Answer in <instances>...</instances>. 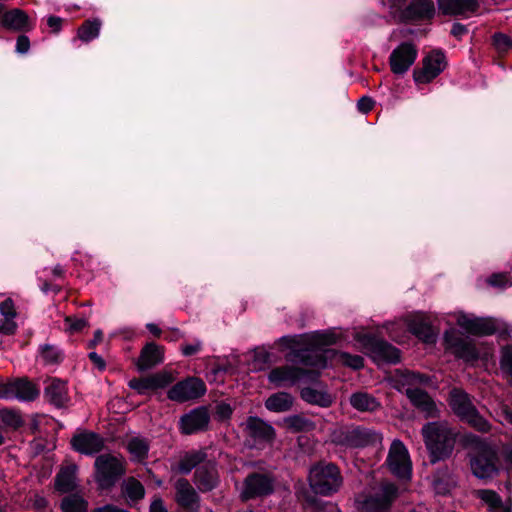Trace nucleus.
<instances>
[{"instance_id": "nucleus-53", "label": "nucleus", "mask_w": 512, "mask_h": 512, "mask_svg": "<svg viewBox=\"0 0 512 512\" xmlns=\"http://www.w3.org/2000/svg\"><path fill=\"white\" fill-rule=\"evenodd\" d=\"M233 414V408L226 402H220L215 406V417L218 421H226L231 418Z\"/></svg>"}, {"instance_id": "nucleus-25", "label": "nucleus", "mask_w": 512, "mask_h": 512, "mask_svg": "<svg viewBox=\"0 0 512 512\" xmlns=\"http://www.w3.org/2000/svg\"><path fill=\"white\" fill-rule=\"evenodd\" d=\"M44 398L56 408H64L70 402L67 381L51 378L44 388Z\"/></svg>"}, {"instance_id": "nucleus-41", "label": "nucleus", "mask_w": 512, "mask_h": 512, "mask_svg": "<svg viewBox=\"0 0 512 512\" xmlns=\"http://www.w3.org/2000/svg\"><path fill=\"white\" fill-rule=\"evenodd\" d=\"M432 484L438 494L446 495L450 492V470L447 465L438 467L433 472Z\"/></svg>"}, {"instance_id": "nucleus-51", "label": "nucleus", "mask_w": 512, "mask_h": 512, "mask_svg": "<svg viewBox=\"0 0 512 512\" xmlns=\"http://www.w3.org/2000/svg\"><path fill=\"white\" fill-rule=\"evenodd\" d=\"M298 345H300V341L298 340L297 335H285L275 341V346L281 351L286 349H291L293 351Z\"/></svg>"}, {"instance_id": "nucleus-40", "label": "nucleus", "mask_w": 512, "mask_h": 512, "mask_svg": "<svg viewBox=\"0 0 512 512\" xmlns=\"http://www.w3.org/2000/svg\"><path fill=\"white\" fill-rule=\"evenodd\" d=\"M122 493L132 502L137 503L145 497V488L143 484L131 476L121 485Z\"/></svg>"}, {"instance_id": "nucleus-30", "label": "nucleus", "mask_w": 512, "mask_h": 512, "mask_svg": "<svg viewBox=\"0 0 512 512\" xmlns=\"http://www.w3.org/2000/svg\"><path fill=\"white\" fill-rule=\"evenodd\" d=\"M77 466L72 464L62 467L55 476L54 486L60 493H71L76 489Z\"/></svg>"}, {"instance_id": "nucleus-1", "label": "nucleus", "mask_w": 512, "mask_h": 512, "mask_svg": "<svg viewBox=\"0 0 512 512\" xmlns=\"http://www.w3.org/2000/svg\"><path fill=\"white\" fill-rule=\"evenodd\" d=\"M429 463L435 465L453 456L459 432L446 421H432L421 428Z\"/></svg>"}, {"instance_id": "nucleus-31", "label": "nucleus", "mask_w": 512, "mask_h": 512, "mask_svg": "<svg viewBox=\"0 0 512 512\" xmlns=\"http://www.w3.org/2000/svg\"><path fill=\"white\" fill-rule=\"evenodd\" d=\"M293 361L307 367L325 368L327 357L324 353H317L309 348L294 349L292 351Z\"/></svg>"}, {"instance_id": "nucleus-42", "label": "nucleus", "mask_w": 512, "mask_h": 512, "mask_svg": "<svg viewBox=\"0 0 512 512\" xmlns=\"http://www.w3.org/2000/svg\"><path fill=\"white\" fill-rule=\"evenodd\" d=\"M62 512H87L88 502L79 494H68L60 503Z\"/></svg>"}, {"instance_id": "nucleus-56", "label": "nucleus", "mask_w": 512, "mask_h": 512, "mask_svg": "<svg viewBox=\"0 0 512 512\" xmlns=\"http://www.w3.org/2000/svg\"><path fill=\"white\" fill-rule=\"evenodd\" d=\"M0 313L4 318H15L16 310L11 298H6L0 302Z\"/></svg>"}, {"instance_id": "nucleus-33", "label": "nucleus", "mask_w": 512, "mask_h": 512, "mask_svg": "<svg viewBox=\"0 0 512 512\" xmlns=\"http://www.w3.org/2000/svg\"><path fill=\"white\" fill-rule=\"evenodd\" d=\"M300 397L306 403L322 408H328L333 403V398L328 392L320 391L309 386L303 387L300 390Z\"/></svg>"}, {"instance_id": "nucleus-59", "label": "nucleus", "mask_w": 512, "mask_h": 512, "mask_svg": "<svg viewBox=\"0 0 512 512\" xmlns=\"http://www.w3.org/2000/svg\"><path fill=\"white\" fill-rule=\"evenodd\" d=\"M30 49V39L24 33L17 37L15 51L19 54H25Z\"/></svg>"}, {"instance_id": "nucleus-24", "label": "nucleus", "mask_w": 512, "mask_h": 512, "mask_svg": "<svg viewBox=\"0 0 512 512\" xmlns=\"http://www.w3.org/2000/svg\"><path fill=\"white\" fill-rule=\"evenodd\" d=\"M246 429L249 437L256 443H272L276 438L274 427L257 416L247 418Z\"/></svg>"}, {"instance_id": "nucleus-22", "label": "nucleus", "mask_w": 512, "mask_h": 512, "mask_svg": "<svg viewBox=\"0 0 512 512\" xmlns=\"http://www.w3.org/2000/svg\"><path fill=\"white\" fill-rule=\"evenodd\" d=\"M164 361V347L155 342H147L141 349L135 365L140 373L149 371Z\"/></svg>"}, {"instance_id": "nucleus-26", "label": "nucleus", "mask_w": 512, "mask_h": 512, "mask_svg": "<svg viewBox=\"0 0 512 512\" xmlns=\"http://www.w3.org/2000/svg\"><path fill=\"white\" fill-rule=\"evenodd\" d=\"M437 4L443 15L464 16L479 9L478 0H437Z\"/></svg>"}, {"instance_id": "nucleus-13", "label": "nucleus", "mask_w": 512, "mask_h": 512, "mask_svg": "<svg viewBox=\"0 0 512 512\" xmlns=\"http://www.w3.org/2000/svg\"><path fill=\"white\" fill-rule=\"evenodd\" d=\"M319 374L316 371L284 365L271 369L268 374V381L274 384L276 387H282L285 382L295 384L302 379H308L310 381L317 380Z\"/></svg>"}, {"instance_id": "nucleus-18", "label": "nucleus", "mask_w": 512, "mask_h": 512, "mask_svg": "<svg viewBox=\"0 0 512 512\" xmlns=\"http://www.w3.org/2000/svg\"><path fill=\"white\" fill-rule=\"evenodd\" d=\"M457 324L468 334L477 337L491 336L498 330L496 320L492 317H470L461 314L457 318Z\"/></svg>"}, {"instance_id": "nucleus-20", "label": "nucleus", "mask_w": 512, "mask_h": 512, "mask_svg": "<svg viewBox=\"0 0 512 512\" xmlns=\"http://www.w3.org/2000/svg\"><path fill=\"white\" fill-rule=\"evenodd\" d=\"M434 16L433 0H411L400 14L401 20L406 23L430 21Z\"/></svg>"}, {"instance_id": "nucleus-23", "label": "nucleus", "mask_w": 512, "mask_h": 512, "mask_svg": "<svg viewBox=\"0 0 512 512\" xmlns=\"http://www.w3.org/2000/svg\"><path fill=\"white\" fill-rule=\"evenodd\" d=\"M0 26L11 32L26 33L33 29L29 15L20 8H12L2 14Z\"/></svg>"}, {"instance_id": "nucleus-37", "label": "nucleus", "mask_w": 512, "mask_h": 512, "mask_svg": "<svg viewBox=\"0 0 512 512\" xmlns=\"http://www.w3.org/2000/svg\"><path fill=\"white\" fill-rule=\"evenodd\" d=\"M102 22L99 18L87 19L77 29V38L89 43L98 38Z\"/></svg>"}, {"instance_id": "nucleus-32", "label": "nucleus", "mask_w": 512, "mask_h": 512, "mask_svg": "<svg viewBox=\"0 0 512 512\" xmlns=\"http://www.w3.org/2000/svg\"><path fill=\"white\" fill-rule=\"evenodd\" d=\"M294 397L284 391L276 392L265 400V408L271 412L282 413L292 409Z\"/></svg>"}, {"instance_id": "nucleus-64", "label": "nucleus", "mask_w": 512, "mask_h": 512, "mask_svg": "<svg viewBox=\"0 0 512 512\" xmlns=\"http://www.w3.org/2000/svg\"><path fill=\"white\" fill-rule=\"evenodd\" d=\"M149 512H168V510L164 506L163 500L157 497L151 502Z\"/></svg>"}, {"instance_id": "nucleus-60", "label": "nucleus", "mask_w": 512, "mask_h": 512, "mask_svg": "<svg viewBox=\"0 0 512 512\" xmlns=\"http://www.w3.org/2000/svg\"><path fill=\"white\" fill-rule=\"evenodd\" d=\"M13 319L14 318L0 319V333L4 335H12L15 333L17 325Z\"/></svg>"}, {"instance_id": "nucleus-29", "label": "nucleus", "mask_w": 512, "mask_h": 512, "mask_svg": "<svg viewBox=\"0 0 512 512\" xmlns=\"http://www.w3.org/2000/svg\"><path fill=\"white\" fill-rule=\"evenodd\" d=\"M194 481L202 493H207L215 489L219 484V478L216 469L210 465L198 467L194 473Z\"/></svg>"}, {"instance_id": "nucleus-19", "label": "nucleus", "mask_w": 512, "mask_h": 512, "mask_svg": "<svg viewBox=\"0 0 512 512\" xmlns=\"http://www.w3.org/2000/svg\"><path fill=\"white\" fill-rule=\"evenodd\" d=\"M444 340L457 359L472 364L480 359V352L472 340L448 333H445Z\"/></svg>"}, {"instance_id": "nucleus-6", "label": "nucleus", "mask_w": 512, "mask_h": 512, "mask_svg": "<svg viewBox=\"0 0 512 512\" xmlns=\"http://www.w3.org/2000/svg\"><path fill=\"white\" fill-rule=\"evenodd\" d=\"M355 339L372 355L376 360L397 364L401 361V351L388 341L380 339L371 333H357Z\"/></svg>"}, {"instance_id": "nucleus-12", "label": "nucleus", "mask_w": 512, "mask_h": 512, "mask_svg": "<svg viewBox=\"0 0 512 512\" xmlns=\"http://www.w3.org/2000/svg\"><path fill=\"white\" fill-rule=\"evenodd\" d=\"M407 331L427 345L437 342L438 331L432 325L428 316L423 312H414L405 319Z\"/></svg>"}, {"instance_id": "nucleus-47", "label": "nucleus", "mask_w": 512, "mask_h": 512, "mask_svg": "<svg viewBox=\"0 0 512 512\" xmlns=\"http://www.w3.org/2000/svg\"><path fill=\"white\" fill-rule=\"evenodd\" d=\"M312 338L316 346H329L337 343V336L333 332L316 331Z\"/></svg>"}, {"instance_id": "nucleus-21", "label": "nucleus", "mask_w": 512, "mask_h": 512, "mask_svg": "<svg viewBox=\"0 0 512 512\" xmlns=\"http://www.w3.org/2000/svg\"><path fill=\"white\" fill-rule=\"evenodd\" d=\"M405 394L412 406L423 413L425 419H436L440 417V410L434 399L426 390L421 388H408Z\"/></svg>"}, {"instance_id": "nucleus-61", "label": "nucleus", "mask_w": 512, "mask_h": 512, "mask_svg": "<svg viewBox=\"0 0 512 512\" xmlns=\"http://www.w3.org/2000/svg\"><path fill=\"white\" fill-rule=\"evenodd\" d=\"M469 32L468 27L462 23L455 22L451 28V35L458 40H461L464 35Z\"/></svg>"}, {"instance_id": "nucleus-14", "label": "nucleus", "mask_w": 512, "mask_h": 512, "mask_svg": "<svg viewBox=\"0 0 512 512\" xmlns=\"http://www.w3.org/2000/svg\"><path fill=\"white\" fill-rule=\"evenodd\" d=\"M418 56L415 44L409 41L401 42L389 55V65L395 75L405 74L414 64Z\"/></svg>"}, {"instance_id": "nucleus-58", "label": "nucleus", "mask_w": 512, "mask_h": 512, "mask_svg": "<svg viewBox=\"0 0 512 512\" xmlns=\"http://www.w3.org/2000/svg\"><path fill=\"white\" fill-rule=\"evenodd\" d=\"M375 101L369 96H362L357 102V109L363 114H367L373 110Z\"/></svg>"}, {"instance_id": "nucleus-57", "label": "nucleus", "mask_w": 512, "mask_h": 512, "mask_svg": "<svg viewBox=\"0 0 512 512\" xmlns=\"http://www.w3.org/2000/svg\"><path fill=\"white\" fill-rule=\"evenodd\" d=\"M253 361L263 365L271 363V354L264 348L257 347L253 350Z\"/></svg>"}, {"instance_id": "nucleus-17", "label": "nucleus", "mask_w": 512, "mask_h": 512, "mask_svg": "<svg viewBox=\"0 0 512 512\" xmlns=\"http://www.w3.org/2000/svg\"><path fill=\"white\" fill-rule=\"evenodd\" d=\"M71 448L83 455H94L103 450V437L93 431L78 430L70 440Z\"/></svg>"}, {"instance_id": "nucleus-45", "label": "nucleus", "mask_w": 512, "mask_h": 512, "mask_svg": "<svg viewBox=\"0 0 512 512\" xmlns=\"http://www.w3.org/2000/svg\"><path fill=\"white\" fill-rule=\"evenodd\" d=\"M39 353L42 359L48 364H58L63 360L61 352L50 344L40 345Z\"/></svg>"}, {"instance_id": "nucleus-5", "label": "nucleus", "mask_w": 512, "mask_h": 512, "mask_svg": "<svg viewBox=\"0 0 512 512\" xmlns=\"http://www.w3.org/2000/svg\"><path fill=\"white\" fill-rule=\"evenodd\" d=\"M309 480L314 493L323 496L337 492L343 481L339 467L331 462L315 465L310 471Z\"/></svg>"}, {"instance_id": "nucleus-55", "label": "nucleus", "mask_w": 512, "mask_h": 512, "mask_svg": "<svg viewBox=\"0 0 512 512\" xmlns=\"http://www.w3.org/2000/svg\"><path fill=\"white\" fill-rule=\"evenodd\" d=\"M16 379L9 382H0V398L13 399L15 398Z\"/></svg>"}, {"instance_id": "nucleus-62", "label": "nucleus", "mask_w": 512, "mask_h": 512, "mask_svg": "<svg viewBox=\"0 0 512 512\" xmlns=\"http://www.w3.org/2000/svg\"><path fill=\"white\" fill-rule=\"evenodd\" d=\"M63 19L59 16L50 15L47 18V25L53 33H58L62 29Z\"/></svg>"}, {"instance_id": "nucleus-34", "label": "nucleus", "mask_w": 512, "mask_h": 512, "mask_svg": "<svg viewBox=\"0 0 512 512\" xmlns=\"http://www.w3.org/2000/svg\"><path fill=\"white\" fill-rule=\"evenodd\" d=\"M350 405L360 412H374L380 408L378 400L367 392H355L350 396Z\"/></svg>"}, {"instance_id": "nucleus-35", "label": "nucleus", "mask_w": 512, "mask_h": 512, "mask_svg": "<svg viewBox=\"0 0 512 512\" xmlns=\"http://www.w3.org/2000/svg\"><path fill=\"white\" fill-rule=\"evenodd\" d=\"M126 448L131 455V460L141 463L148 457L150 444L146 438L132 437L127 442Z\"/></svg>"}, {"instance_id": "nucleus-48", "label": "nucleus", "mask_w": 512, "mask_h": 512, "mask_svg": "<svg viewBox=\"0 0 512 512\" xmlns=\"http://www.w3.org/2000/svg\"><path fill=\"white\" fill-rule=\"evenodd\" d=\"M64 322L66 329L70 333L81 332L84 328L89 326V323L85 318H78L75 316H66Z\"/></svg>"}, {"instance_id": "nucleus-28", "label": "nucleus", "mask_w": 512, "mask_h": 512, "mask_svg": "<svg viewBox=\"0 0 512 512\" xmlns=\"http://www.w3.org/2000/svg\"><path fill=\"white\" fill-rule=\"evenodd\" d=\"M176 502L180 507L188 511L198 508L199 496L185 478L179 479L176 483Z\"/></svg>"}, {"instance_id": "nucleus-2", "label": "nucleus", "mask_w": 512, "mask_h": 512, "mask_svg": "<svg viewBox=\"0 0 512 512\" xmlns=\"http://www.w3.org/2000/svg\"><path fill=\"white\" fill-rule=\"evenodd\" d=\"M472 474L478 479H491L499 472L498 452L494 446L481 437L468 433L464 436Z\"/></svg>"}, {"instance_id": "nucleus-10", "label": "nucleus", "mask_w": 512, "mask_h": 512, "mask_svg": "<svg viewBox=\"0 0 512 512\" xmlns=\"http://www.w3.org/2000/svg\"><path fill=\"white\" fill-rule=\"evenodd\" d=\"M211 415L208 406H197L180 416L178 429L182 435H194L210 429Z\"/></svg>"}, {"instance_id": "nucleus-36", "label": "nucleus", "mask_w": 512, "mask_h": 512, "mask_svg": "<svg viewBox=\"0 0 512 512\" xmlns=\"http://www.w3.org/2000/svg\"><path fill=\"white\" fill-rule=\"evenodd\" d=\"M207 453L203 450H193L187 452L178 463V471L183 475H188L199 464L205 462Z\"/></svg>"}, {"instance_id": "nucleus-38", "label": "nucleus", "mask_w": 512, "mask_h": 512, "mask_svg": "<svg viewBox=\"0 0 512 512\" xmlns=\"http://www.w3.org/2000/svg\"><path fill=\"white\" fill-rule=\"evenodd\" d=\"M40 394L39 388L28 378L16 379L15 398L20 401H34Z\"/></svg>"}, {"instance_id": "nucleus-52", "label": "nucleus", "mask_w": 512, "mask_h": 512, "mask_svg": "<svg viewBox=\"0 0 512 512\" xmlns=\"http://www.w3.org/2000/svg\"><path fill=\"white\" fill-rule=\"evenodd\" d=\"M402 377L404 378V382H401L399 385H394V388H396L398 391L401 390L400 385L404 386L405 382L418 381L420 383L426 384L429 380V376L419 372L406 371L405 373H402Z\"/></svg>"}, {"instance_id": "nucleus-9", "label": "nucleus", "mask_w": 512, "mask_h": 512, "mask_svg": "<svg viewBox=\"0 0 512 512\" xmlns=\"http://www.w3.org/2000/svg\"><path fill=\"white\" fill-rule=\"evenodd\" d=\"M206 391V384L201 378L188 376L169 388L167 398L177 403H185L201 398Z\"/></svg>"}, {"instance_id": "nucleus-50", "label": "nucleus", "mask_w": 512, "mask_h": 512, "mask_svg": "<svg viewBox=\"0 0 512 512\" xmlns=\"http://www.w3.org/2000/svg\"><path fill=\"white\" fill-rule=\"evenodd\" d=\"M340 358L344 365L354 370H359L364 367V358L360 355H353L348 352H342Z\"/></svg>"}, {"instance_id": "nucleus-8", "label": "nucleus", "mask_w": 512, "mask_h": 512, "mask_svg": "<svg viewBox=\"0 0 512 512\" xmlns=\"http://www.w3.org/2000/svg\"><path fill=\"white\" fill-rule=\"evenodd\" d=\"M422 68L413 70V79L417 84H427L438 77L447 67L446 55L442 49H433L422 59Z\"/></svg>"}, {"instance_id": "nucleus-15", "label": "nucleus", "mask_w": 512, "mask_h": 512, "mask_svg": "<svg viewBox=\"0 0 512 512\" xmlns=\"http://www.w3.org/2000/svg\"><path fill=\"white\" fill-rule=\"evenodd\" d=\"M386 462L395 476L402 479L410 477L412 466L408 450L400 440L392 442Z\"/></svg>"}, {"instance_id": "nucleus-3", "label": "nucleus", "mask_w": 512, "mask_h": 512, "mask_svg": "<svg viewBox=\"0 0 512 512\" xmlns=\"http://www.w3.org/2000/svg\"><path fill=\"white\" fill-rule=\"evenodd\" d=\"M331 441L336 446L360 449L376 446L378 443H381L382 437L370 428L361 425H351L334 430L331 434Z\"/></svg>"}, {"instance_id": "nucleus-7", "label": "nucleus", "mask_w": 512, "mask_h": 512, "mask_svg": "<svg viewBox=\"0 0 512 512\" xmlns=\"http://www.w3.org/2000/svg\"><path fill=\"white\" fill-rule=\"evenodd\" d=\"M275 491L274 477L268 473L251 472L244 481L240 493V499L243 502L257 498H265Z\"/></svg>"}, {"instance_id": "nucleus-39", "label": "nucleus", "mask_w": 512, "mask_h": 512, "mask_svg": "<svg viewBox=\"0 0 512 512\" xmlns=\"http://www.w3.org/2000/svg\"><path fill=\"white\" fill-rule=\"evenodd\" d=\"M286 429L293 433L309 432L316 428V424L301 414L287 416L283 419Z\"/></svg>"}, {"instance_id": "nucleus-4", "label": "nucleus", "mask_w": 512, "mask_h": 512, "mask_svg": "<svg viewBox=\"0 0 512 512\" xmlns=\"http://www.w3.org/2000/svg\"><path fill=\"white\" fill-rule=\"evenodd\" d=\"M95 482L101 491H110L125 475V464L112 454H101L94 462Z\"/></svg>"}, {"instance_id": "nucleus-43", "label": "nucleus", "mask_w": 512, "mask_h": 512, "mask_svg": "<svg viewBox=\"0 0 512 512\" xmlns=\"http://www.w3.org/2000/svg\"><path fill=\"white\" fill-rule=\"evenodd\" d=\"M0 418L3 424L13 430H18L24 426L25 422L21 414L13 409L4 408L0 411Z\"/></svg>"}, {"instance_id": "nucleus-63", "label": "nucleus", "mask_w": 512, "mask_h": 512, "mask_svg": "<svg viewBox=\"0 0 512 512\" xmlns=\"http://www.w3.org/2000/svg\"><path fill=\"white\" fill-rule=\"evenodd\" d=\"M89 360L97 367L99 371H104L106 369L105 360L96 352L92 351L88 354Z\"/></svg>"}, {"instance_id": "nucleus-54", "label": "nucleus", "mask_w": 512, "mask_h": 512, "mask_svg": "<svg viewBox=\"0 0 512 512\" xmlns=\"http://www.w3.org/2000/svg\"><path fill=\"white\" fill-rule=\"evenodd\" d=\"M481 499L495 508H501L503 505L500 495L494 490H481Z\"/></svg>"}, {"instance_id": "nucleus-11", "label": "nucleus", "mask_w": 512, "mask_h": 512, "mask_svg": "<svg viewBox=\"0 0 512 512\" xmlns=\"http://www.w3.org/2000/svg\"><path fill=\"white\" fill-rule=\"evenodd\" d=\"M174 381L175 377L171 371L161 370L144 377L132 378L128 386L139 395H150L157 394L158 390L169 387Z\"/></svg>"}, {"instance_id": "nucleus-27", "label": "nucleus", "mask_w": 512, "mask_h": 512, "mask_svg": "<svg viewBox=\"0 0 512 512\" xmlns=\"http://www.w3.org/2000/svg\"><path fill=\"white\" fill-rule=\"evenodd\" d=\"M449 406L453 413L463 421L475 409L471 396L460 388H453L449 393Z\"/></svg>"}, {"instance_id": "nucleus-44", "label": "nucleus", "mask_w": 512, "mask_h": 512, "mask_svg": "<svg viewBox=\"0 0 512 512\" xmlns=\"http://www.w3.org/2000/svg\"><path fill=\"white\" fill-rule=\"evenodd\" d=\"M463 422H466L473 429L481 433H488L491 429V424L479 413L477 408L469 414Z\"/></svg>"}, {"instance_id": "nucleus-49", "label": "nucleus", "mask_w": 512, "mask_h": 512, "mask_svg": "<svg viewBox=\"0 0 512 512\" xmlns=\"http://www.w3.org/2000/svg\"><path fill=\"white\" fill-rule=\"evenodd\" d=\"M487 283L501 289L512 286L511 277L507 273H493L488 277Z\"/></svg>"}, {"instance_id": "nucleus-46", "label": "nucleus", "mask_w": 512, "mask_h": 512, "mask_svg": "<svg viewBox=\"0 0 512 512\" xmlns=\"http://www.w3.org/2000/svg\"><path fill=\"white\" fill-rule=\"evenodd\" d=\"M492 45L498 53H507L512 50V38L503 32L492 35Z\"/></svg>"}, {"instance_id": "nucleus-16", "label": "nucleus", "mask_w": 512, "mask_h": 512, "mask_svg": "<svg viewBox=\"0 0 512 512\" xmlns=\"http://www.w3.org/2000/svg\"><path fill=\"white\" fill-rule=\"evenodd\" d=\"M398 496V489L394 484H386L380 493L370 495L361 504L362 512H390L393 501Z\"/></svg>"}]
</instances>
